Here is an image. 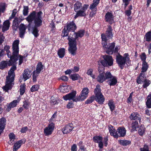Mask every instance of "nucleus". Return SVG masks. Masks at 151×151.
Returning <instances> with one entry per match:
<instances>
[{"mask_svg": "<svg viewBox=\"0 0 151 151\" xmlns=\"http://www.w3.org/2000/svg\"><path fill=\"white\" fill-rule=\"evenodd\" d=\"M29 102L28 101L25 100L24 102V104L23 105L24 108L27 109L29 108Z\"/></svg>", "mask_w": 151, "mask_h": 151, "instance_id": "54", "label": "nucleus"}, {"mask_svg": "<svg viewBox=\"0 0 151 151\" xmlns=\"http://www.w3.org/2000/svg\"><path fill=\"white\" fill-rule=\"evenodd\" d=\"M31 75L32 73L31 70H29L28 69H24L22 73L24 81H25L29 78L31 77Z\"/></svg>", "mask_w": 151, "mask_h": 151, "instance_id": "18", "label": "nucleus"}, {"mask_svg": "<svg viewBox=\"0 0 151 151\" xmlns=\"http://www.w3.org/2000/svg\"><path fill=\"white\" fill-rule=\"evenodd\" d=\"M84 33L85 31L84 30H80L77 33L73 32V35H70L68 37V44L69 46L68 51L72 55H76L77 49L76 39L79 37H82L84 35Z\"/></svg>", "mask_w": 151, "mask_h": 151, "instance_id": "2", "label": "nucleus"}, {"mask_svg": "<svg viewBox=\"0 0 151 151\" xmlns=\"http://www.w3.org/2000/svg\"><path fill=\"white\" fill-rule=\"evenodd\" d=\"M89 90L88 88H84L81 92V94L78 97V100L79 101H82L85 99L88 96Z\"/></svg>", "mask_w": 151, "mask_h": 151, "instance_id": "14", "label": "nucleus"}, {"mask_svg": "<svg viewBox=\"0 0 151 151\" xmlns=\"http://www.w3.org/2000/svg\"><path fill=\"white\" fill-rule=\"evenodd\" d=\"M139 127L138 122L137 121H134L132 122V129L131 131L133 132L136 131V129L138 128Z\"/></svg>", "mask_w": 151, "mask_h": 151, "instance_id": "36", "label": "nucleus"}, {"mask_svg": "<svg viewBox=\"0 0 151 151\" xmlns=\"http://www.w3.org/2000/svg\"><path fill=\"white\" fill-rule=\"evenodd\" d=\"M25 142V140L24 139H21L17 142L13 146V151H17L20 147Z\"/></svg>", "mask_w": 151, "mask_h": 151, "instance_id": "17", "label": "nucleus"}, {"mask_svg": "<svg viewBox=\"0 0 151 151\" xmlns=\"http://www.w3.org/2000/svg\"><path fill=\"white\" fill-rule=\"evenodd\" d=\"M70 78L73 81L77 80L79 79L82 78L78 74H74L70 76Z\"/></svg>", "mask_w": 151, "mask_h": 151, "instance_id": "33", "label": "nucleus"}, {"mask_svg": "<svg viewBox=\"0 0 151 151\" xmlns=\"http://www.w3.org/2000/svg\"><path fill=\"white\" fill-rule=\"evenodd\" d=\"M104 76L105 80L106 79H110L113 76L109 72H107L106 73H105Z\"/></svg>", "mask_w": 151, "mask_h": 151, "instance_id": "50", "label": "nucleus"}, {"mask_svg": "<svg viewBox=\"0 0 151 151\" xmlns=\"http://www.w3.org/2000/svg\"><path fill=\"white\" fill-rule=\"evenodd\" d=\"M5 39V37L3 35H0V45L4 42Z\"/></svg>", "mask_w": 151, "mask_h": 151, "instance_id": "60", "label": "nucleus"}, {"mask_svg": "<svg viewBox=\"0 0 151 151\" xmlns=\"http://www.w3.org/2000/svg\"><path fill=\"white\" fill-rule=\"evenodd\" d=\"M108 82L110 86H114L117 83V81L115 77L113 76L110 79Z\"/></svg>", "mask_w": 151, "mask_h": 151, "instance_id": "29", "label": "nucleus"}, {"mask_svg": "<svg viewBox=\"0 0 151 151\" xmlns=\"http://www.w3.org/2000/svg\"><path fill=\"white\" fill-rule=\"evenodd\" d=\"M68 32L66 31V30H65L64 28L62 32L61 36L63 37L67 36L68 35Z\"/></svg>", "mask_w": 151, "mask_h": 151, "instance_id": "57", "label": "nucleus"}, {"mask_svg": "<svg viewBox=\"0 0 151 151\" xmlns=\"http://www.w3.org/2000/svg\"><path fill=\"white\" fill-rule=\"evenodd\" d=\"M140 150L141 151H149L148 146L146 145H145L142 148H140Z\"/></svg>", "mask_w": 151, "mask_h": 151, "instance_id": "58", "label": "nucleus"}, {"mask_svg": "<svg viewBox=\"0 0 151 151\" xmlns=\"http://www.w3.org/2000/svg\"><path fill=\"white\" fill-rule=\"evenodd\" d=\"M28 7L27 6H24L23 7V14L24 16H27L28 13Z\"/></svg>", "mask_w": 151, "mask_h": 151, "instance_id": "48", "label": "nucleus"}, {"mask_svg": "<svg viewBox=\"0 0 151 151\" xmlns=\"http://www.w3.org/2000/svg\"><path fill=\"white\" fill-rule=\"evenodd\" d=\"M129 118L131 120H138L139 122H140L141 119V116L137 112L132 113L129 116Z\"/></svg>", "mask_w": 151, "mask_h": 151, "instance_id": "22", "label": "nucleus"}, {"mask_svg": "<svg viewBox=\"0 0 151 151\" xmlns=\"http://www.w3.org/2000/svg\"><path fill=\"white\" fill-rule=\"evenodd\" d=\"M76 93V91H73L71 93L63 96V98L64 99L65 101L72 100L73 101L75 102L79 101V100H78V97L76 98L75 97Z\"/></svg>", "mask_w": 151, "mask_h": 151, "instance_id": "10", "label": "nucleus"}, {"mask_svg": "<svg viewBox=\"0 0 151 151\" xmlns=\"http://www.w3.org/2000/svg\"><path fill=\"white\" fill-rule=\"evenodd\" d=\"M60 79L64 81H67L68 80V78L65 76H61L60 78Z\"/></svg>", "mask_w": 151, "mask_h": 151, "instance_id": "62", "label": "nucleus"}, {"mask_svg": "<svg viewBox=\"0 0 151 151\" xmlns=\"http://www.w3.org/2000/svg\"><path fill=\"white\" fill-rule=\"evenodd\" d=\"M146 102V105L148 108H151V93H150L148 96Z\"/></svg>", "mask_w": 151, "mask_h": 151, "instance_id": "40", "label": "nucleus"}, {"mask_svg": "<svg viewBox=\"0 0 151 151\" xmlns=\"http://www.w3.org/2000/svg\"><path fill=\"white\" fill-rule=\"evenodd\" d=\"M39 87V86L38 85H33L31 88L30 90L32 92L37 91Z\"/></svg>", "mask_w": 151, "mask_h": 151, "instance_id": "52", "label": "nucleus"}, {"mask_svg": "<svg viewBox=\"0 0 151 151\" xmlns=\"http://www.w3.org/2000/svg\"><path fill=\"white\" fill-rule=\"evenodd\" d=\"M42 14V12L41 11L37 13L33 11L26 18V20L29 22L28 25L29 30H30L32 28V24L33 20H34V26L39 27L41 26L42 22L41 17Z\"/></svg>", "mask_w": 151, "mask_h": 151, "instance_id": "3", "label": "nucleus"}, {"mask_svg": "<svg viewBox=\"0 0 151 151\" xmlns=\"http://www.w3.org/2000/svg\"><path fill=\"white\" fill-rule=\"evenodd\" d=\"M116 61L119 66L122 69L126 63H129V58L128 54L125 53L124 55V57L119 55L116 57Z\"/></svg>", "mask_w": 151, "mask_h": 151, "instance_id": "6", "label": "nucleus"}, {"mask_svg": "<svg viewBox=\"0 0 151 151\" xmlns=\"http://www.w3.org/2000/svg\"><path fill=\"white\" fill-rule=\"evenodd\" d=\"M83 7L81 3L79 2H76L74 5V9L75 12H77Z\"/></svg>", "mask_w": 151, "mask_h": 151, "instance_id": "28", "label": "nucleus"}, {"mask_svg": "<svg viewBox=\"0 0 151 151\" xmlns=\"http://www.w3.org/2000/svg\"><path fill=\"white\" fill-rule=\"evenodd\" d=\"M77 147L76 144H74L72 146L71 148L72 151H77Z\"/></svg>", "mask_w": 151, "mask_h": 151, "instance_id": "63", "label": "nucleus"}, {"mask_svg": "<svg viewBox=\"0 0 151 151\" xmlns=\"http://www.w3.org/2000/svg\"><path fill=\"white\" fill-rule=\"evenodd\" d=\"M140 58L143 61V62H146L145 60L146 58V55L145 53H142L140 55Z\"/></svg>", "mask_w": 151, "mask_h": 151, "instance_id": "56", "label": "nucleus"}, {"mask_svg": "<svg viewBox=\"0 0 151 151\" xmlns=\"http://www.w3.org/2000/svg\"><path fill=\"white\" fill-rule=\"evenodd\" d=\"M112 29L110 26H108L105 34H103L101 35L102 41H107L109 40L112 39L113 36Z\"/></svg>", "mask_w": 151, "mask_h": 151, "instance_id": "8", "label": "nucleus"}, {"mask_svg": "<svg viewBox=\"0 0 151 151\" xmlns=\"http://www.w3.org/2000/svg\"><path fill=\"white\" fill-rule=\"evenodd\" d=\"M146 40L149 41L151 40V32H147L145 35Z\"/></svg>", "mask_w": 151, "mask_h": 151, "instance_id": "49", "label": "nucleus"}, {"mask_svg": "<svg viewBox=\"0 0 151 151\" xmlns=\"http://www.w3.org/2000/svg\"><path fill=\"white\" fill-rule=\"evenodd\" d=\"M96 100L99 104H102L104 102L105 99L101 92L100 86L97 85L94 91Z\"/></svg>", "mask_w": 151, "mask_h": 151, "instance_id": "5", "label": "nucleus"}, {"mask_svg": "<svg viewBox=\"0 0 151 151\" xmlns=\"http://www.w3.org/2000/svg\"><path fill=\"white\" fill-rule=\"evenodd\" d=\"M43 69V65L41 62L39 63L37 65L35 71L40 73L41 71Z\"/></svg>", "mask_w": 151, "mask_h": 151, "instance_id": "32", "label": "nucleus"}, {"mask_svg": "<svg viewBox=\"0 0 151 151\" xmlns=\"http://www.w3.org/2000/svg\"><path fill=\"white\" fill-rule=\"evenodd\" d=\"M89 5L88 4H84L81 10L80 9L77 12L75 18H76L79 16L84 17L86 16V11Z\"/></svg>", "mask_w": 151, "mask_h": 151, "instance_id": "13", "label": "nucleus"}, {"mask_svg": "<svg viewBox=\"0 0 151 151\" xmlns=\"http://www.w3.org/2000/svg\"><path fill=\"white\" fill-rule=\"evenodd\" d=\"M142 75H143L142 73H141L139 76L137 78V81L138 84H141L144 82L143 79L144 78V77L142 76Z\"/></svg>", "mask_w": 151, "mask_h": 151, "instance_id": "45", "label": "nucleus"}, {"mask_svg": "<svg viewBox=\"0 0 151 151\" xmlns=\"http://www.w3.org/2000/svg\"><path fill=\"white\" fill-rule=\"evenodd\" d=\"M104 60L100 61V63L104 66L109 67L111 66L113 64V59L112 56L108 55H104L103 56Z\"/></svg>", "mask_w": 151, "mask_h": 151, "instance_id": "7", "label": "nucleus"}, {"mask_svg": "<svg viewBox=\"0 0 151 151\" xmlns=\"http://www.w3.org/2000/svg\"><path fill=\"white\" fill-rule=\"evenodd\" d=\"M102 137L98 136H95L93 138V139L94 142L97 143H99L102 141Z\"/></svg>", "mask_w": 151, "mask_h": 151, "instance_id": "41", "label": "nucleus"}, {"mask_svg": "<svg viewBox=\"0 0 151 151\" xmlns=\"http://www.w3.org/2000/svg\"><path fill=\"white\" fill-rule=\"evenodd\" d=\"M118 138V137H124L126 134L125 129L122 127H119L117 129Z\"/></svg>", "mask_w": 151, "mask_h": 151, "instance_id": "21", "label": "nucleus"}, {"mask_svg": "<svg viewBox=\"0 0 151 151\" xmlns=\"http://www.w3.org/2000/svg\"><path fill=\"white\" fill-rule=\"evenodd\" d=\"M55 127V124L53 123L49 124L48 126L44 129V132L46 136H48L51 134Z\"/></svg>", "mask_w": 151, "mask_h": 151, "instance_id": "15", "label": "nucleus"}, {"mask_svg": "<svg viewBox=\"0 0 151 151\" xmlns=\"http://www.w3.org/2000/svg\"><path fill=\"white\" fill-rule=\"evenodd\" d=\"M95 99V97L94 96H92L86 101L85 103L86 104L91 103L94 101Z\"/></svg>", "mask_w": 151, "mask_h": 151, "instance_id": "51", "label": "nucleus"}, {"mask_svg": "<svg viewBox=\"0 0 151 151\" xmlns=\"http://www.w3.org/2000/svg\"><path fill=\"white\" fill-rule=\"evenodd\" d=\"M25 90V85L24 83L20 86L19 89L20 94L21 95L23 94Z\"/></svg>", "mask_w": 151, "mask_h": 151, "instance_id": "44", "label": "nucleus"}, {"mask_svg": "<svg viewBox=\"0 0 151 151\" xmlns=\"http://www.w3.org/2000/svg\"><path fill=\"white\" fill-rule=\"evenodd\" d=\"M148 68V66L146 62H143L141 72L142 73L145 72L147 70Z\"/></svg>", "mask_w": 151, "mask_h": 151, "instance_id": "43", "label": "nucleus"}, {"mask_svg": "<svg viewBox=\"0 0 151 151\" xmlns=\"http://www.w3.org/2000/svg\"><path fill=\"white\" fill-rule=\"evenodd\" d=\"M108 105L111 111H113L115 109L114 102L112 100H110L108 101Z\"/></svg>", "mask_w": 151, "mask_h": 151, "instance_id": "30", "label": "nucleus"}, {"mask_svg": "<svg viewBox=\"0 0 151 151\" xmlns=\"http://www.w3.org/2000/svg\"><path fill=\"white\" fill-rule=\"evenodd\" d=\"M65 49L63 48L60 49L58 52V54L59 57L61 58H63L65 54Z\"/></svg>", "mask_w": 151, "mask_h": 151, "instance_id": "35", "label": "nucleus"}, {"mask_svg": "<svg viewBox=\"0 0 151 151\" xmlns=\"http://www.w3.org/2000/svg\"><path fill=\"white\" fill-rule=\"evenodd\" d=\"M79 68L77 66H75L73 69H72L73 72H76L79 71Z\"/></svg>", "mask_w": 151, "mask_h": 151, "instance_id": "64", "label": "nucleus"}, {"mask_svg": "<svg viewBox=\"0 0 151 151\" xmlns=\"http://www.w3.org/2000/svg\"><path fill=\"white\" fill-rule=\"evenodd\" d=\"M17 12V10L16 9H14L13 10L12 12V14L11 16L10 17L9 19L11 20L14 17H15L16 14Z\"/></svg>", "mask_w": 151, "mask_h": 151, "instance_id": "55", "label": "nucleus"}, {"mask_svg": "<svg viewBox=\"0 0 151 151\" xmlns=\"http://www.w3.org/2000/svg\"><path fill=\"white\" fill-rule=\"evenodd\" d=\"M10 26V22L9 20H6L4 23L2 28L3 32H4L8 29Z\"/></svg>", "mask_w": 151, "mask_h": 151, "instance_id": "27", "label": "nucleus"}, {"mask_svg": "<svg viewBox=\"0 0 151 151\" xmlns=\"http://www.w3.org/2000/svg\"><path fill=\"white\" fill-rule=\"evenodd\" d=\"M108 128L110 135L113 136L115 138H117V132L115 129L114 127L111 125H109L108 126Z\"/></svg>", "mask_w": 151, "mask_h": 151, "instance_id": "20", "label": "nucleus"}, {"mask_svg": "<svg viewBox=\"0 0 151 151\" xmlns=\"http://www.w3.org/2000/svg\"><path fill=\"white\" fill-rule=\"evenodd\" d=\"M6 123V121L5 118L2 117L0 119V131L3 132L5 127Z\"/></svg>", "mask_w": 151, "mask_h": 151, "instance_id": "24", "label": "nucleus"}, {"mask_svg": "<svg viewBox=\"0 0 151 151\" xmlns=\"http://www.w3.org/2000/svg\"><path fill=\"white\" fill-rule=\"evenodd\" d=\"M28 129V128L27 127H25L22 128L20 132L22 133H25Z\"/></svg>", "mask_w": 151, "mask_h": 151, "instance_id": "61", "label": "nucleus"}, {"mask_svg": "<svg viewBox=\"0 0 151 151\" xmlns=\"http://www.w3.org/2000/svg\"><path fill=\"white\" fill-rule=\"evenodd\" d=\"M16 69V67L14 65L12 67L8 73V76L6 77V85L4 87V89L7 91L11 88L12 85L14 84V71Z\"/></svg>", "mask_w": 151, "mask_h": 151, "instance_id": "4", "label": "nucleus"}, {"mask_svg": "<svg viewBox=\"0 0 151 151\" xmlns=\"http://www.w3.org/2000/svg\"><path fill=\"white\" fill-rule=\"evenodd\" d=\"M17 103L18 101L17 100H14L8 105L6 110L9 111H10L11 108L15 107L17 105Z\"/></svg>", "mask_w": 151, "mask_h": 151, "instance_id": "25", "label": "nucleus"}, {"mask_svg": "<svg viewBox=\"0 0 151 151\" xmlns=\"http://www.w3.org/2000/svg\"><path fill=\"white\" fill-rule=\"evenodd\" d=\"M19 40H14L12 48V54L11 55L10 51L7 52V55L10 59L9 61L8 65H12L14 64L16 61L19 60V65H21L23 62V56L19 55Z\"/></svg>", "mask_w": 151, "mask_h": 151, "instance_id": "1", "label": "nucleus"}, {"mask_svg": "<svg viewBox=\"0 0 151 151\" xmlns=\"http://www.w3.org/2000/svg\"><path fill=\"white\" fill-rule=\"evenodd\" d=\"M93 70L92 69H90L88 70L86 73L87 74L90 76L93 79H95L96 77L95 75L93 74Z\"/></svg>", "mask_w": 151, "mask_h": 151, "instance_id": "46", "label": "nucleus"}, {"mask_svg": "<svg viewBox=\"0 0 151 151\" xmlns=\"http://www.w3.org/2000/svg\"><path fill=\"white\" fill-rule=\"evenodd\" d=\"M26 27L23 24H21L19 27V37L23 38L26 29Z\"/></svg>", "mask_w": 151, "mask_h": 151, "instance_id": "19", "label": "nucleus"}, {"mask_svg": "<svg viewBox=\"0 0 151 151\" xmlns=\"http://www.w3.org/2000/svg\"><path fill=\"white\" fill-rule=\"evenodd\" d=\"M145 128L143 125H141L138 130V134L140 136L143 135L145 132Z\"/></svg>", "mask_w": 151, "mask_h": 151, "instance_id": "42", "label": "nucleus"}, {"mask_svg": "<svg viewBox=\"0 0 151 151\" xmlns=\"http://www.w3.org/2000/svg\"><path fill=\"white\" fill-rule=\"evenodd\" d=\"M69 88V87L66 86H60L59 88L60 91L63 93L68 92Z\"/></svg>", "mask_w": 151, "mask_h": 151, "instance_id": "39", "label": "nucleus"}, {"mask_svg": "<svg viewBox=\"0 0 151 151\" xmlns=\"http://www.w3.org/2000/svg\"><path fill=\"white\" fill-rule=\"evenodd\" d=\"M77 27L73 22H70L67 23L66 25L64 27V29L68 32H74L75 30L76 29Z\"/></svg>", "mask_w": 151, "mask_h": 151, "instance_id": "12", "label": "nucleus"}, {"mask_svg": "<svg viewBox=\"0 0 151 151\" xmlns=\"http://www.w3.org/2000/svg\"><path fill=\"white\" fill-rule=\"evenodd\" d=\"M40 73H37V72L34 70V71L32 75L33 81V82H36L37 81V78L38 76Z\"/></svg>", "mask_w": 151, "mask_h": 151, "instance_id": "47", "label": "nucleus"}, {"mask_svg": "<svg viewBox=\"0 0 151 151\" xmlns=\"http://www.w3.org/2000/svg\"><path fill=\"white\" fill-rule=\"evenodd\" d=\"M9 137L10 140L9 141V143L10 145L13 144V142L15 139L14 134L13 133H10L9 135Z\"/></svg>", "mask_w": 151, "mask_h": 151, "instance_id": "34", "label": "nucleus"}, {"mask_svg": "<svg viewBox=\"0 0 151 151\" xmlns=\"http://www.w3.org/2000/svg\"><path fill=\"white\" fill-rule=\"evenodd\" d=\"M106 42V41H102V44L103 48L107 53L111 54L113 53L114 51V49L115 46V43H112L110 44L108 46Z\"/></svg>", "mask_w": 151, "mask_h": 151, "instance_id": "9", "label": "nucleus"}, {"mask_svg": "<svg viewBox=\"0 0 151 151\" xmlns=\"http://www.w3.org/2000/svg\"><path fill=\"white\" fill-rule=\"evenodd\" d=\"M150 83V81L145 79L144 81V84L143 85V87L144 88H146L149 85Z\"/></svg>", "mask_w": 151, "mask_h": 151, "instance_id": "53", "label": "nucleus"}, {"mask_svg": "<svg viewBox=\"0 0 151 151\" xmlns=\"http://www.w3.org/2000/svg\"><path fill=\"white\" fill-rule=\"evenodd\" d=\"M37 27L32 26V28L30 30H32V33L35 37H37L39 35V30Z\"/></svg>", "mask_w": 151, "mask_h": 151, "instance_id": "31", "label": "nucleus"}, {"mask_svg": "<svg viewBox=\"0 0 151 151\" xmlns=\"http://www.w3.org/2000/svg\"><path fill=\"white\" fill-rule=\"evenodd\" d=\"M105 73L102 72L100 73V74L96 78L97 81L99 82L102 83L105 81Z\"/></svg>", "mask_w": 151, "mask_h": 151, "instance_id": "26", "label": "nucleus"}, {"mask_svg": "<svg viewBox=\"0 0 151 151\" xmlns=\"http://www.w3.org/2000/svg\"><path fill=\"white\" fill-rule=\"evenodd\" d=\"M105 19L106 21L108 22L110 24H111L114 22L113 15L110 12H108L106 14Z\"/></svg>", "mask_w": 151, "mask_h": 151, "instance_id": "23", "label": "nucleus"}, {"mask_svg": "<svg viewBox=\"0 0 151 151\" xmlns=\"http://www.w3.org/2000/svg\"><path fill=\"white\" fill-rule=\"evenodd\" d=\"M100 0H94L93 3L91 5L90 9L92 11L90 12L89 16L91 17H93L96 13L97 10V6L99 3Z\"/></svg>", "mask_w": 151, "mask_h": 151, "instance_id": "11", "label": "nucleus"}, {"mask_svg": "<svg viewBox=\"0 0 151 151\" xmlns=\"http://www.w3.org/2000/svg\"><path fill=\"white\" fill-rule=\"evenodd\" d=\"M9 61H2L0 63V69H3L4 68H6L7 65H8Z\"/></svg>", "mask_w": 151, "mask_h": 151, "instance_id": "37", "label": "nucleus"}, {"mask_svg": "<svg viewBox=\"0 0 151 151\" xmlns=\"http://www.w3.org/2000/svg\"><path fill=\"white\" fill-rule=\"evenodd\" d=\"M19 22V19L17 17L15 18L14 21H13V25H16L18 24V22Z\"/></svg>", "mask_w": 151, "mask_h": 151, "instance_id": "59", "label": "nucleus"}, {"mask_svg": "<svg viewBox=\"0 0 151 151\" xmlns=\"http://www.w3.org/2000/svg\"><path fill=\"white\" fill-rule=\"evenodd\" d=\"M119 142L120 144L124 146L127 145L131 143L130 141L124 140H119Z\"/></svg>", "mask_w": 151, "mask_h": 151, "instance_id": "38", "label": "nucleus"}, {"mask_svg": "<svg viewBox=\"0 0 151 151\" xmlns=\"http://www.w3.org/2000/svg\"><path fill=\"white\" fill-rule=\"evenodd\" d=\"M74 128L73 125L70 123L65 126L62 129L64 134H68L72 131Z\"/></svg>", "mask_w": 151, "mask_h": 151, "instance_id": "16", "label": "nucleus"}]
</instances>
